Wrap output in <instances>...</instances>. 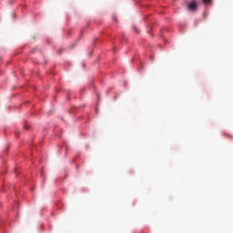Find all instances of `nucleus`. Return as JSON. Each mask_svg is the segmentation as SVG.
<instances>
[{"label": "nucleus", "mask_w": 233, "mask_h": 233, "mask_svg": "<svg viewBox=\"0 0 233 233\" xmlns=\"http://www.w3.org/2000/svg\"><path fill=\"white\" fill-rule=\"evenodd\" d=\"M211 2L212 0H203V3H205V5H210Z\"/></svg>", "instance_id": "2"}, {"label": "nucleus", "mask_w": 233, "mask_h": 233, "mask_svg": "<svg viewBox=\"0 0 233 233\" xmlns=\"http://www.w3.org/2000/svg\"><path fill=\"white\" fill-rule=\"evenodd\" d=\"M114 21H117V16H113Z\"/></svg>", "instance_id": "3"}, {"label": "nucleus", "mask_w": 233, "mask_h": 233, "mask_svg": "<svg viewBox=\"0 0 233 233\" xmlns=\"http://www.w3.org/2000/svg\"><path fill=\"white\" fill-rule=\"evenodd\" d=\"M198 9V4L196 2H191L187 5V10H191V12H194Z\"/></svg>", "instance_id": "1"}]
</instances>
